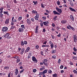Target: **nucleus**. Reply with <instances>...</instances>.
Segmentation results:
<instances>
[{
    "label": "nucleus",
    "mask_w": 77,
    "mask_h": 77,
    "mask_svg": "<svg viewBox=\"0 0 77 77\" xmlns=\"http://www.w3.org/2000/svg\"><path fill=\"white\" fill-rule=\"evenodd\" d=\"M8 30V28L6 27H4L2 28V32H6Z\"/></svg>",
    "instance_id": "f257e3e1"
},
{
    "label": "nucleus",
    "mask_w": 77,
    "mask_h": 77,
    "mask_svg": "<svg viewBox=\"0 0 77 77\" xmlns=\"http://www.w3.org/2000/svg\"><path fill=\"white\" fill-rule=\"evenodd\" d=\"M32 60H33V62H35L36 63L38 62V60H37L35 57H32Z\"/></svg>",
    "instance_id": "f03ea898"
},
{
    "label": "nucleus",
    "mask_w": 77,
    "mask_h": 77,
    "mask_svg": "<svg viewBox=\"0 0 77 77\" xmlns=\"http://www.w3.org/2000/svg\"><path fill=\"white\" fill-rule=\"evenodd\" d=\"M43 23L44 26H48V24L50 23V22L48 21L43 22Z\"/></svg>",
    "instance_id": "7ed1b4c3"
},
{
    "label": "nucleus",
    "mask_w": 77,
    "mask_h": 77,
    "mask_svg": "<svg viewBox=\"0 0 77 77\" xmlns=\"http://www.w3.org/2000/svg\"><path fill=\"white\" fill-rule=\"evenodd\" d=\"M36 16L35 17V20H38L39 17V15L38 14H36Z\"/></svg>",
    "instance_id": "20e7f679"
},
{
    "label": "nucleus",
    "mask_w": 77,
    "mask_h": 77,
    "mask_svg": "<svg viewBox=\"0 0 77 77\" xmlns=\"http://www.w3.org/2000/svg\"><path fill=\"white\" fill-rule=\"evenodd\" d=\"M18 31L20 33H22V32H23V31H24V29L22 28H20L19 29Z\"/></svg>",
    "instance_id": "39448f33"
},
{
    "label": "nucleus",
    "mask_w": 77,
    "mask_h": 77,
    "mask_svg": "<svg viewBox=\"0 0 77 77\" xmlns=\"http://www.w3.org/2000/svg\"><path fill=\"white\" fill-rule=\"evenodd\" d=\"M56 9L58 12H59V13H60V14H61V13H62V11L61 9H59L57 8V7Z\"/></svg>",
    "instance_id": "423d86ee"
},
{
    "label": "nucleus",
    "mask_w": 77,
    "mask_h": 77,
    "mask_svg": "<svg viewBox=\"0 0 77 77\" xmlns=\"http://www.w3.org/2000/svg\"><path fill=\"white\" fill-rule=\"evenodd\" d=\"M73 39H74V42H77V37L76 35H74Z\"/></svg>",
    "instance_id": "0eeeda50"
},
{
    "label": "nucleus",
    "mask_w": 77,
    "mask_h": 77,
    "mask_svg": "<svg viewBox=\"0 0 77 77\" xmlns=\"http://www.w3.org/2000/svg\"><path fill=\"white\" fill-rule=\"evenodd\" d=\"M30 49V48L29 47H28L26 48V50L24 51L25 53H27V52H29V51Z\"/></svg>",
    "instance_id": "6e6552de"
},
{
    "label": "nucleus",
    "mask_w": 77,
    "mask_h": 77,
    "mask_svg": "<svg viewBox=\"0 0 77 77\" xmlns=\"http://www.w3.org/2000/svg\"><path fill=\"white\" fill-rule=\"evenodd\" d=\"M27 22L28 24L30 25L31 24V21H30V19H27Z\"/></svg>",
    "instance_id": "1a4fd4ad"
},
{
    "label": "nucleus",
    "mask_w": 77,
    "mask_h": 77,
    "mask_svg": "<svg viewBox=\"0 0 77 77\" xmlns=\"http://www.w3.org/2000/svg\"><path fill=\"white\" fill-rule=\"evenodd\" d=\"M70 18L71 20L72 21H74V16H73L72 15H71L70 16Z\"/></svg>",
    "instance_id": "9d476101"
},
{
    "label": "nucleus",
    "mask_w": 77,
    "mask_h": 77,
    "mask_svg": "<svg viewBox=\"0 0 77 77\" xmlns=\"http://www.w3.org/2000/svg\"><path fill=\"white\" fill-rule=\"evenodd\" d=\"M61 23L62 24H66L67 23V21H66V20H63L61 21Z\"/></svg>",
    "instance_id": "9b49d317"
},
{
    "label": "nucleus",
    "mask_w": 77,
    "mask_h": 77,
    "mask_svg": "<svg viewBox=\"0 0 77 77\" xmlns=\"http://www.w3.org/2000/svg\"><path fill=\"white\" fill-rule=\"evenodd\" d=\"M54 14V15H60V13L57 12L56 11H53Z\"/></svg>",
    "instance_id": "f8f14e48"
},
{
    "label": "nucleus",
    "mask_w": 77,
    "mask_h": 77,
    "mask_svg": "<svg viewBox=\"0 0 77 77\" xmlns=\"http://www.w3.org/2000/svg\"><path fill=\"white\" fill-rule=\"evenodd\" d=\"M18 70L17 69H15V74L16 75H17V74H18Z\"/></svg>",
    "instance_id": "ddd939ff"
},
{
    "label": "nucleus",
    "mask_w": 77,
    "mask_h": 77,
    "mask_svg": "<svg viewBox=\"0 0 77 77\" xmlns=\"http://www.w3.org/2000/svg\"><path fill=\"white\" fill-rule=\"evenodd\" d=\"M69 9L71 11H72V12H76V11H75V9L72 8L71 7H70L69 8Z\"/></svg>",
    "instance_id": "4468645a"
},
{
    "label": "nucleus",
    "mask_w": 77,
    "mask_h": 77,
    "mask_svg": "<svg viewBox=\"0 0 77 77\" xmlns=\"http://www.w3.org/2000/svg\"><path fill=\"white\" fill-rule=\"evenodd\" d=\"M9 36V33H7L4 36L5 38H8Z\"/></svg>",
    "instance_id": "2eb2a0df"
},
{
    "label": "nucleus",
    "mask_w": 77,
    "mask_h": 77,
    "mask_svg": "<svg viewBox=\"0 0 77 77\" xmlns=\"http://www.w3.org/2000/svg\"><path fill=\"white\" fill-rule=\"evenodd\" d=\"M9 18H8V19H7L5 21V23L6 24H8V23H9Z\"/></svg>",
    "instance_id": "dca6fc26"
},
{
    "label": "nucleus",
    "mask_w": 77,
    "mask_h": 77,
    "mask_svg": "<svg viewBox=\"0 0 77 77\" xmlns=\"http://www.w3.org/2000/svg\"><path fill=\"white\" fill-rule=\"evenodd\" d=\"M24 49L23 48L20 51L21 54H23V53H24Z\"/></svg>",
    "instance_id": "f3484780"
},
{
    "label": "nucleus",
    "mask_w": 77,
    "mask_h": 77,
    "mask_svg": "<svg viewBox=\"0 0 77 77\" xmlns=\"http://www.w3.org/2000/svg\"><path fill=\"white\" fill-rule=\"evenodd\" d=\"M20 44H21V45L22 46H23L24 45V42H23V41H22L20 42Z\"/></svg>",
    "instance_id": "a211bd4d"
},
{
    "label": "nucleus",
    "mask_w": 77,
    "mask_h": 77,
    "mask_svg": "<svg viewBox=\"0 0 77 77\" xmlns=\"http://www.w3.org/2000/svg\"><path fill=\"white\" fill-rule=\"evenodd\" d=\"M43 74H46L47 72V69H45L43 71Z\"/></svg>",
    "instance_id": "6ab92c4d"
},
{
    "label": "nucleus",
    "mask_w": 77,
    "mask_h": 77,
    "mask_svg": "<svg viewBox=\"0 0 77 77\" xmlns=\"http://www.w3.org/2000/svg\"><path fill=\"white\" fill-rule=\"evenodd\" d=\"M52 76L53 77H57V74H56V73L53 74Z\"/></svg>",
    "instance_id": "aec40b11"
},
{
    "label": "nucleus",
    "mask_w": 77,
    "mask_h": 77,
    "mask_svg": "<svg viewBox=\"0 0 77 77\" xmlns=\"http://www.w3.org/2000/svg\"><path fill=\"white\" fill-rule=\"evenodd\" d=\"M32 14H38L37 12H36V11H35V10H33V11H32Z\"/></svg>",
    "instance_id": "412c9836"
},
{
    "label": "nucleus",
    "mask_w": 77,
    "mask_h": 77,
    "mask_svg": "<svg viewBox=\"0 0 77 77\" xmlns=\"http://www.w3.org/2000/svg\"><path fill=\"white\" fill-rule=\"evenodd\" d=\"M71 26L70 25H68L67 26V28L68 29H69V30H71Z\"/></svg>",
    "instance_id": "4be33fe9"
},
{
    "label": "nucleus",
    "mask_w": 77,
    "mask_h": 77,
    "mask_svg": "<svg viewBox=\"0 0 77 77\" xmlns=\"http://www.w3.org/2000/svg\"><path fill=\"white\" fill-rule=\"evenodd\" d=\"M42 63L44 64L46 66H48V63H45L44 62H42Z\"/></svg>",
    "instance_id": "5701e85b"
},
{
    "label": "nucleus",
    "mask_w": 77,
    "mask_h": 77,
    "mask_svg": "<svg viewBox=\"0 0 77 77\" xmlns=\"http://www.w3.org/2000/svg\"><path fill=\"white\" fill-rule=\"evenodd\" d=\"M4 69H6V70H8V69H9V67L8 66L5 67Z\"/></svg>",
    "instance_id": "b1692460"
},
{
    "label": "nucleus",
    "mask_w": 77,
    "mask_h": 77,
    "mask_svg": "<svg viewBox=\"0 0 77 77\" xmlns=\"http://www.w3.org/2000/svg\"><path fill=\"white\" fill-rule=\"evenodd\" d=\"M4 14H6L7 15H9V13L8 11H4L3 12Z\"/></svg>",
    "instance_id": "393cba45"
},
{
    "label": "nucleus",
    "mask_w": 77,
    "mask_h": 77,
    "mask_svg": "<svg viewBox=\"0 0 77 77\" xmlns=\"http://www.w3.org/2000/svg\"><path fill=\"white\" fill-rule=\"evenodd\" d=\"M48 61V60H47V59H45L44 60H43V62H45H45L46 63H47V62Z\"/></svg>",
    "instance_id": "a878e982"
},
{
    "label": "nucleus",
    "mask_w": 77,
    "mask_h": 77,
    "mask_svg": "<svg viewBox=\"0 0 77 77\" xmlns=\"http://www.w3.org/2000/svg\"><path fill=\"white\" fill-rule=\"evenodd\" d=\"M50 45L51 46V48H54V44H51Z\"/></svg>",
    "instance_id": "bb28decb"
},
{
    "label": "nucleus",
    "mask_w": 77,
    "mask_h": 77,
    "mask_svg": "<svg viewBox=\"0 0 77 77\" xmlns=\"http://www.w3.org/2000/svg\"><path fill=\"white\" fill-rule=\"evenodd\" d=\"M69 4L71 6H72V7L74 6V4H73V3H72V2H70Z\"/></svg>",
    "instance_id": "cd10ccee"
},
{
    "label": "nucleus",
    "mask_w": 77,
    "mask_h": 77,
    "mask_svg": "<svg viewBox=\"0 0 77 77\" xmlns=\"http://www.w3.org/2000/svg\"><path fill=\"white\" fill-rule=\"evenodd\" d=\"M20 62V60L19 59H17L16 61L17 63H18V62Z\"/></svg>",
    "instance_id": "c85d7f7f"
},
{
    "label": "nucleus",
    "mask_w": 77,
    "mask_h": 77,
    "mask_svg": "<svg viewBox=\"0 0 77 77\" xmlns=\"http://www.w3.org/2000/svg\"><path fill=\"white\" fill-rule=\"evenodd\" d=\"M73 72H74L75 74H77V71L75 70H73Z\"/></svg>",
    "instance_id": "c756f323"
},
{
    "label": "nucleus",
    "mask_w": 77,
    "mask_h": 77,
    "mask_svg": "<svg viewBox=\"0 0 77 77\" xmlns=\"http://www.w3.org/2000/svg\"><path fill=\"white\" fill-rule=\"evenodd\" d=\"M48 73H49L50 74H51L52 72V71L51 70L49 69L48 70Z\"/></svg>",
    "instance_id": "7c9ffc66"
},
{
    "label": "nucleus",
    "mask_w": 77,
    "mask_h": 77,
    "mask_svg": "<svg viewBox=\"0 0 77 77\" xmlns=\"http://www.w3.org/2000/svg\"><path fill=\"white\" fill-rule=\"evenodd\" d=\"M35 48L36 50L38 49V48H39V46L38 45H36L35 46Z\"/></svg>",
    "instance_id": "2f4dec72"
},
{
    "label": "nucleus",
    "mask_w": 77,
    "mask_h": 77,
    "mask_svg": "<svg viewBox=\"0 0 77 77\" xmlns=\"http://www.w3.org/2000/svg\"><path fill=\"white\" fill-rule=\"evenodd\" d=\"M15 26H12L11 27V29H15Z\"/></svg>",
    "instance_id": "473e14b6"
},
{
    "label": "nucleus",
    "mask_w": 77,
    "mask_h": 77,
    "mask_svg": "<svg viewBox=\"0 0 77 77\" xmlns=\"http://www.w3.org/2000/svg\"><path fill=\"white\" fill-rule=\"evenodd\" d=\"M31 20L32 22H33V23H34L35 22V20H34V19L32 18H31Z\"/></svg>",
    "instance_id": "72a5a7b5"
},
{
    "label": "nucleus",
    "mask_w": 77,
    "mask_h": 77,
    "mask_svg": "<svg viewBox=\"0 0 77 77\" xmlns=\"http://www.w3.org/2000/svg\"><path fill=\"white\" fill-rule=\"evenodd\" d=\"M43 74H44V73H43V72H40L39 75H43Z\"/></svg>",
    "instance_id": "f704fd0d"
},
{
    "label": "nucleus",
    "mask_w": 77,
    "mask_h": 77,
    "mask_svg": "<svg viewBox=\"0 0 77 77\" xmlns=\"http://www.w3.org/2000/svg\"><path fill=\"white\" fill-rule=\"evenodd\" d=\"M21 19H22V17H20L18 18V20L19 21H20V20H21Z\"/></svg>",
    "instance_id": "c9c22d12"
},
{
    "label": "nucleus",
    "mask_w": 77,
    "mask_h": 77,
    "mask_svg": "<svg viewBox=\"0 0 77 77\" xmlns=\"http://www.w3.org/2000/svg\"><path fill=\"white\" fill-rule=\"evenodd\" d=\"M24 71V69H22L20 71V74H21V73L23 72Z\"/></svg>",
    "instance_id": "e433bc0d"
},
{
    "label": "nucleus",
    "mask_w": 77,
    "mask_h": 77,
    "mask_svg": "<svg viewBox=\"0 0 77 77\" xmlns=\"http://www.w3.org/2000/svg\"><path fill=\"white\" fill-rule=\"evenodd\" d=\"M57 17L56 16H55V17H54V21H56V18Z\"/></svg>",
    "instance_id": "4c0bfd02"
},
{
    "label": "nucleus",
    "mask_w": 77,
    "mask_h": 77,
    "mask_svg": "<svg viewBox=\"0 0 77 77\" xmlns=\"http://www.w3.org/2000/svg\"><path fill=\"white\" fill-rule=\"evenodd\" d=\"M36 69H34L33 70V72H36L37 71Z\"/></svg>",
    "instance_id": "58836bf2"
},
{
    "label": "nucleus",
    "mask_w": 77,
    "mask_h": 77,
    "mask_svg": "<svg viewBox=\"0 0 77 77\" xmlns=\"http://www.w3.org/2000/svg\"><path fill=\"white\" fill-rule=\"evenodd\" d=\"M14 59H18V57L17 55H16L14 57Z\"/></svg>",
    "instance_id": "ea45409f"
},
{
    "label": "nucleus",
    "mask_w": 77,
    "mask_h": 77,
    "mask_svg": "<svg viewBox=\"0 0 77 77\" xmlns=\"http://www.w3.org/2000/svg\"><path fill=\"white\" fill-rule=\"evenodd\" d=\"M57 4L58 5H60V1H57Z\"/></svg>",
    "instance_id": "a19ab883"
},
{
    "label": "nucleus",
    "mask_w": 77,
    "mask_h": 77,
    "mask_svg": "<svg viewBox=\"0 0 77 77\" xmlns=\"http://www.w3.org/2000/svg\"><path fill=\"white\" fill-rule=\"evenodd\" d=\"M52 57L53 58V59H56V55H54L53 56H52Z\"/></svg>",
    "instance_id": "79ce46f5"
},
{
    "label": "nucleus",
    "mask_w": 77,
    "mask_h": 77,
    "mask_svg": "<svg viewBox=\"0 0 77 77\" xmlns=\"http://www.w3.org/2000/svg\"><path fill=\"white\" fill-rule=\"evenodd\" d=\"M33 3L34 4V5H36L38 2H37V1H33Z\"/></svg>",
    "instance_id": "37998d69"
},
{
    "label": "nucleus",
    "mask_w": 77,
    "mask_h": 77,
    "mask_svg": "<svg viewBox=\"0 0 77 77\" xmlns=\"http://www.w3.org/2000/svg\"><path fill=\"white\" fill-rule=\"evenodd\" d=\"M70 29H72V30H73V31H74V30H75V29H74V27H72L71 26V28Z\"/></svg>",
    "instance_id": "c03bdc74"
},
{
    "label": "nucleus",
    "mask_w": 77,
    "mask_h": 77,
    "mask_svg": "<svg viewBox=\"0 0 77 77\" xmlns=\"http://www.w3.org/2000/svg\"><path fill=\"white\" fill-rule=\"evenodd\" d=\"M56 52V50H54L52 51V53H55Z\"/></svg>",
    "instance_id": "a18cd8bd"
},
{
    "label": "nucleus",
    "mask_w": 77,
    "mask_h": 77,
    "mask_svg": "<svg viewBox=\"0 0 77 77\" xmlns=\"http://www.w3.org/2000/svg\"><path fill=\"white\" fill-rule=\"evenodd\" d=\"M73 50H74V51H75L76 52L77 51V50L76 49V48H73Z\"/></svg>",
    "instance_id": "49530a36"
},
{
    "label": "nucleus",
    "mask_w": 77,
    "mask_h": 77,
    "mask_svg": "<svg viewBox=\"0 0 77 77\" xmlns=\"http://www.w3.org/2000/svg\"><path fill=\"white\" fill-rule=\"evenodd\" d=\"M60 69H63V65H61L60 67Z\"/></svg>",
    "instance_id": "de8ad7c7"
},
{
    "label": "nucleus",
    "mask_w": 77,
    "mask_h": 77,
    "mask_svg": "<svg viewBox=\"0 0 77 77\" xmlns=\"http://www.w3.org/2000/svg\"><path fill=\"white\" fill-rule=\"evenodd\" d=\"M57 37H60L61 36V34H60V33H59L58 35H57Z\"/></svg>",
    "instance_id": "09e8293b"
},
{
    "label": "nucleus",
    "mask_w": 77,
    "mask_h": 77,
    "mask_svg": "<svg viewBox=\"0 0 77 77\" xmlns=\"http://www.w3.org/2000/svg\"><path fill=\"white\" fill-rule=\"evenodd\" d=\"M44 69L43 68H42L40 69L39 70L40 71H43Z\"/></svg>",
    "instance_id": "8fccbe9b"
},
{
    "label": "nucleus",
    "mask_w": 77,
    "mask_h": 77,
    "mask_svg": "<svg viewBox=\"0 0 77 77\" xmlns=\"http://www.w3.org/2000/svg\"><path fill=\"white\" fill-rule=\"evenodd\" d=\"M11 25H12V26L14 25V22H13V21H12V22L11 23Z\"/></svg>",
    "instance_id": "3c124183"
},
{
    "label": "nucleus",
    "mask_w": 77,
    "mask_h": 77,
    "mask_svg": "<svg viewBox=\"0 0 77 77\" xmlns=\"http://www.w3.org/2000/svg\"><path fill=\"white\" fill-rule=\"evenodd\" d=\"M21 27L22 28H23V29H24L25 28V27H24V25H21Z\"/></svg>",
    "instance_id": "603ef678"
},
{
    "label": "nucleus",
    "mask_w": 77,
    "mask_h": 77,
    "mask_svg": "<svg viewBox=\"0 0 77 77\" xmlns=\"http://www.w3.org/2000/svg\"><path fill=\"white\" fill-rule=\"evenodd\" d=\"M41 7H42V8H45V7H44V5H43L42 4H41Z\"/></svg>",
    "instance_id": "864d4df0"
},
{
    "label": "nucleus",
    "mask_w": 77,
    "mask_h": 77,
    "mask_svg": "<svg viewBox=\"0 0 77 77\" xmlns=\"http://www.w3.org/2000/svg\"><path fill=\"white\" fill-rule=\"evenodd\" d=\"M39 27V26H37L36 28H35V29L36 30H38V28Z\"/></svg>",
    "instance_id": "5fc2aeb1"
},
{
    "label": "nucleus",
    "mask_w": 77,
    "mask_h": 77,
    "mask_svg": "<svg viewBox=\"0 0 77 77\" xmlns=\"http://www.w3.org/2000/svg\"><path fill=\"white\" fill-rule=\"evenodd\" d=\"M24 44L26 45L27 44V42L26 41H24Z\"/></svg>",
    "instance_id": "6e6d98bb"
},
{
    "label": "nucleus",
    "mask_w": 77,
    "mask_h": 77,
    "mask_svg": "<svg viewBox=\"0 0 77 77\" xmlns=\"http://www.w3.org/2000/svg\"><path fill=\"white\" fill-rule=\"evenodd\" d=\"M43 53H44V52H43V51H41V55H42V56H43L44 54H43Z\"/></svg>",
    "instance_id": "4d7b16f0"
},
{
    "label": "nucleus",
    "mask_w": 77,
    "mask_h": 77,
    "mask_svg": "<svg viewBox=\"0 0 77 77\" xmlns=\"http://www.w3.org/2000/svg\"><path fill=\"white\" fill-rule=\"evenodd\" d=\"M38 29H35V33H38Z\"/></svg>",
    "instance_id": "13d9d810"
},
{
    "label": "nucleus",
    "mask_w": 77,
    "mask_h": 77,
    "mask_svg": "<svg viewBox=\"0 0 77 77\" xmlns=\"http://www.w3.org/2000/svg\"><path fill=\"white\" fill-rule=\"evenodd\" d=\"M2 14V13H0V17H3V14Z\"/></svg>",
    "instance_id": "bf43d9fd"
},
{
    "label": "nucleus",
    "mask_w": 77,
    "mask_h": 77,
    "mask_svg": "<svg viewBox=\"0 0 77 77\" xmlns=\"http://www.w3.org/2000/svg\"><path fill=\"white\" fill-rule=\"evenodd\" d=\"M40 24L41 27H43V26H44V25H43V23H41Z\"/></svg>",
    "instance_id": "052dcab7"
},
{
    "label": "nucleus",
    "mask_w": 77,
    "mask_h": 77,
    "mask_svg": "<svg viewBox=\"0 0 77 77\" xmlns=\"http://www.w3.org/2000/svg\"><path fill=\"white\" fill-rule=\"evenodd\" d=\"M51 36L52 37V39H54V38H55V37L54 35H51Z\"/></svg>",
    "instance_id": "680f3d73"
},
{
    "label": "nucleus",
    "mask_w": 77,
    "mask_h": 77,
    "mask_svg": "<svg viewBox=\"0 0 77 77\" xmlns=\"http://www.w3.org/2000/svg\"><path fill=\"white\" fill-rule=\"evenodd\" d=\"M61 61V60H60V59H59L58 60V63H60V61Z\"/></svg>",
    "instance_id": "e2e57ef3"
},
{
    "label": "nucleus",
    "mask_w": 77,
    "mask_h": 77,
    "mask_svg": "<svg viewBox=\"0 0 77 77\" xmlns=\"http://www.w3.org/2000/svg\"><path fill=\"white\" fill-rule=\"evenodd\" d=\"M49 43L50 44H53V43H52V42H51V41H49Z\"/></svg>",
    "instance_id": "0e129e2a"
},
{
    "label": "nucleus",
    "mask_w": 77,
    "mask_h": 77,
    "mask_svg": "<svg viewBox=\"0 0 77 77\" xmlns=\"http://www.w3.org/2000/svg\"><path fill=\"white\" fill-rule=\"evenodd\" d=\"M31 55H32V53H31V52H29L28 54V56H31Z\"/></svg>",
    "instance_id": "69168bd1"
},
{
    "label": "nucleus",
    "mask_w": 77,
    "mask_h": 77,
    "mask_svg": "<svg viewBox=\"0 0 77 77\" xmlns=\"http://www.w3.org/2000/svg\"><path fill=\"white\" fill-rule=\"evenodd\" d=\"M62 30H65V31H66V29L65 28H62Z\"/></svg>",
    "instance_id": "338daca9"
},
{
    "label": "nucleus",
    "mask_w": 77,
    "mask_h": 77,
    "mask_svg": "<svg viewBox=\"0 0 77 77\" xmlns=\"http://www.w3.org/2000/svg\"><path fill=\"white\" fill-rule=\"evenodd\" d=\"M42 18L43 20H46V17H43Z\"/></svg>",
    "instance_id": "774afa93"
}]
</instances>
